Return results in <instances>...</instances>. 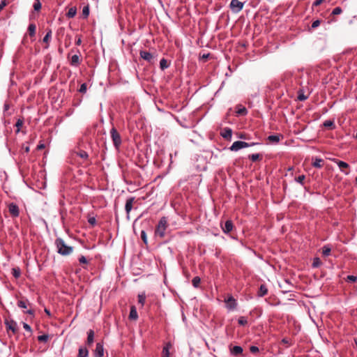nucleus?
Returning a JSON list of instances; mask_svg holds the SVG:
<instances>
[{
    "instance_id": "obj_19",
    "label": "nucleus",
    "mask_w": 357,
    "mask_h": 357,
    "mask_svg": "<svg viewBox=\"0 0 357 357\" xmlns=\"http://www.w3.org/2000/svg\"><path fill=\"white\" fill-rule=\"evenodd\" d=\"M268 294V288L266 284H261L257 291V296L259 297H263Z\"/></svg>"
},
{
    "instance_id": "obj_38",
    "label": "nucleus",
    "mask_w": 357,
    "mask_h": 357,
    "mask_svg": "<svg viewBox=\"0 0 357 357\" xmlns=\"http://www.w3.org/2000/svg\"><path fill=\"white\" fill-rule=\"evenodd\" d=\"M48 340H49V335H46V334L41 335L38 337V340L39 342H47L48 341Z\"/></svg>"
},
{
    "instance_id": "obj_25",
    "label": "nucleus",
    "mask_w": 357,
    "mask_h": 357,
    "mask_svg": "<svg viewBox=\"0 0 357 357\" xmlns=\"http://www.w3.org/2000/svg\"><path fill=\"white\" fill-rule=\"evenodd\" d=\"M52 30L51 29H48L47 31V33L46 35L44 36L43 39V43H45L47 44V45L45 46V48H48L49 47V41L52 37Z\"/></svg>"
},
{
    "instance_id": "obj_17",
    "label": "nucleus",
    "mask_w": 357,
    "mask_h": 357,
    "mask_svg": "<svg viewBox=\"0 0 357 357\" xmlns=\"http://www.w3.org/2000/svg\"><path fill=\"white\" fill-rule=\"evenodd\" d=\"M172 345L171 342H167L163 347L162 357H169V350L172 348Z\"/></svg>"
},
{
    "instance_id": "obj_7",
    "label": "nucleus",
    "mask_w": 357,
    "mask_h": 357,
    "mask_svg": "<svg viewBox=\"0 0 357 357\" xmlns=\"http://www.w3.org/2000/svg\"><path fill=\"white\" fill-rule=\"evenodd\" d=\"M8 211L13 218H17L20 215V209L15 203H10L8 206Z\"/></svg>"
},
{
    "instance_id": "obj_23",
    "label": "nucleus",
    "mask_w": 357,
    "mask_h": 357,
    "mask_svg": "<svg viewBox=\"0 0 357 357\" xmlns=\"http://www.w3.org/2000/svg\"><path fill=\"white\" fill-rule=\"evenodd\" d=\"M236 112L237 115H238V116H245L248 114V110L245 107H243L241 105H238L236 106Z\"/></svg>"
},
{
    "instance_id": "obj_34",
    "label": "nucleus",
    "mask_w": 357,
    "mask_h": 357,
    "mask_svg": "<svg viewBox=\"0 0 357 357\" xmlns=\"http://www.w3.org/2000/svg\"><path fill=\"white\" fill-rule=\"evenodd\" d=\"M12 274L15 278H19L21 275V271L20 268H13L12 269Z\"/></svg>"
},
{
    "instance_id": "obj_28",
    "label": "nucleus",
    "mask_w": 357,
    "mask_h": 357,
    "mask_svg": "<svg viewBox=\"0 0 357 357\" xmlns=\"http://www.w3.org/2000/svg\"><path fill=\"white\" fill-rule=\"evenodd\" d=\"M331 248L330 245H326L322 248V254L324 257H328L331 255Z\"/></svg>"
},
{
    "instance_id": "obj_58",
    "label": "nucleus",
    "mask_w": 357,
    "mask_h": 357,
    "mask_svg": "<svg viewBox=\"0 0 357 357\" xmlns=\"http://www.w3.org/2000/svg\"><path fill=\"white\" fill-rule=\"evenodd\" d=\"M82 43V39H81V37H78V38L77 39V40L75 41V44L77 45H80Z\"/></svg>"
},
{
    "instance_id": "obj_26",
    "label": "nucleus",
    "mask_w": 357,
    "mask_h": 357,
    "mask_svg": "<svg viewBox=\"0 0 357 357\" xmlns=\"http://www.w3.org/2000/svg\"><path fill=\"white\" fill-rule=\"evenodd\" d=\"M324 160L321 158H315L312 162V166L315 168H321L323 167Z\"/></svg>"
},
{
    "instance_id": "obj_12",
    "label": "nucleus",
    "mask_w": 357,
    "mask_h": 357,
    "mask_svg": "<svg viewBox=\"0 0 357 357\" xmlns=\"http://www.w3.org/2000/svg\"><path fill=\"white\" fill-rule=\"evenodd\" d=\"M134 202H135L134 197H129L126 200V205H125V210H126V212L128 215H129L130 212L131 211V210L132 208V205H133Z\"/></svg>"
},
{
    "instance_id": "obj_31",
    "label": "nucleus",
    "mask_w": 357,
    "mask_h": 357,
    "mask_svg": "<svg viewBox=\"0 0 357 357\" xmlns=\"http://www.w3.org/2000/svg\"><path fill=\"white\" fill-rule=\"evenodd\" d=\"M76 154L77 155L84 160H86L89 158L88 153L83 150H79V151L76 152Z\"/></svg>"
},
{
    "instance_id": "obj_61",
    "label": "nucleus",
    "mask_w": 357,
    "mask_h": 357,
    "mask_svg": "<svg viewBox=\"0 0 357 357\" xmlns=\"http://www.w3.org/2000/svg\"><path fill=\"white\" fill-rule=\"evenodd\" d=\"M45 312L47 314H48L49 316H50V310H48L47 309H45Z\"/></svg>"
},
{
    "instance_id": "obj_40",
    "label": "nucleus",
    "mask_w": 357,
    "mask_h": 357,
    "mask_svg": "<svg viewBox=\"0 0 357 357\" xmlns=\"http://www.w3.org/2000/svg\"><path fill=\"white\" fill-rule=\"evenodd\" d=\"M82 15L84 18H87L89 15V6H86L83 8L82 10Z\"/></svg>"
},
{
    "instance_id": "obj_45",
    "label": "nucleus",
    "mask_w": 357,
    "mask_h": 357,
    "mask_svg": "<svg viewBox=\"0 0 357 357\" xmlns=\"http://www.w3.org/2000/svg\"><path fill=\"white\" fill-rule=\"evenodd\" d=\"M346 280L347 282H355L357 281V277L353 275H348Z\"/></svg>"
},
{
    "instance_id": "obj_29",
    "label": "nucleus",
    "mask_w": 357,
    "mask_h": 357,
    "mask_svg": "<svg viewBox=\"0 0 357 357\" xmlns=\"http://www.w3.org/2000/svg\"><path fill=\"white\" fill-rule=\"evenodd\" d=\"M36 26L34 24H30L28 27V32L30 36H34L36 34Z\"/></svg>"
},
{
    "instance_id": "obj_35",
    "label": "nucleus",
    "mask_w": 357,
    "mask_h": 357,
    "mask_svg": "<svg viewBox=\"0 0 357 357\" xmlns=\"http://www.w3.org/2000/svg\"><path fill=\"white\" fill-rule=\"evenodd\" d=\"M305 179V176L304 174L300 175L298 177L294 178L295 181L300 183L301 185H304V181Z\"/></svg>"
},
{
    "instance_id": "obj_6",
    "label": "nucleus",
    "mask_w": 357,
    "mask_h": 357,
    "mask_svg": "<svg viewBox=\"0 0 357 357\" xmlns=\"http://www.w3.org/2000/svg\"><path fill=\"white\" fill-rule=\"evenodd\" d=\"M244 3L239 0H231L229 7L234 13H239L243 8Z\"/></svg>"
},
{
    "instance_id": "obj_32",
    "label": "nucleus",
    "mask_w": 357,
    "mask_h": 357,
    "mask_svg": "<svg viewBox=\"0 0 357 357\" xmlns=\"http://www.w3.org/2000/svg\"><path fill=\"white\" fill-rule=\"evenodd\" d=\"M200 282H201V279L199 276H195L192 280V284L193 287L195 288L199 287Z\"/></svg>"
},
{
    "instance_id": "obj_43",
    "label": "nucleus",
    "mask_w": 357,
    "mask_h": 357,
    "mask_svg": "<svg viewBox=\"0 0 357 357\" xmlns=\"http://www.w3.org/2000/svg\"><path fill=\"white\" fill-rule=\"evenodd\" d=\"M342 13V9L340 7H336L333 10L331 15H337L341 14Z\"/></svg>"
},
{
    "instance_id": "obj_27",
    "label": "nucleus",
    "mask_w": 357,
    "mask_h": 357,
    "mask_svg": "<svg viewBox=\"0 0 357 357\" xmlns=\"http://www.w3.org/2000/svg\"><path fill=\"white\" fill-rule=\"evenodd\" d=\"M77 8L76 7H71L69 8L68 11L66 13V17L68 18H73L76 15Z\"/></svg>"
},
{
    "instance_id": "obj_9",
    "label": "nucleus",
    "mask_w": 357,
    "mask_h": 357,
    "mask_svg": "<svg viewBox=\"0 0 357 357\" xmlns=\"http://www.w3.org/2000/svg\"><path fill=\"white\" fill-rule=\"evenodd\" d=\"M229 352L233 356L238 357L243 354V349L241 346H231L229 345Z\"/></svg>"
},
{
    "instance_id": "obj_59",
    "label": "nucleus",
    "mask_w": 357,
    "mask_h": 357,
    "mask_svg": "<svg viewBox=\"0 0 357 357\" xmlns=\"http://www.w3.org/2000/svg\"><path fill=\"white\" fill-rule=\"evenodd\" d=\"M22 149L24 150V151H25L26 153H29V150H30V149H29V146H24V145H23Z\"/></svg>"
},
{
    "instance_id": "obj_54",
    "label": "nucleus",
    "mask_w": 357,
    "mask_h": 357,
    "mask_svg": "<svg viewBox=\"0 0 357 357\" xmlns=\"http://www.w3.org/2000/svg\"><path fill=\"white\" fill-rule=\"evenodd\" d=\"M23 328L28 332L32 331L31 326L26 323H23Z\"/></svg>"
},
{
    "instance_id": "obj_20",
    "label": "nucleus",
    "mask_w": 357,
    "mask_h": 357,
    "mask_svg": "<svg viewBox=\"0 0 357 357\" xmlns=\"http://www.w3.org/2000/svg\"><path fill=\"white\" fill-rule=\"evenodd\" d=\"M94 335H95V333H94V331L91 329H90L88 332H87V339H86V344L89 346H91L93 341H94Z\"/></svg>"
},
{
    "instance_id": "obj_15",
    "label": "nucleus",
    "mask_w": 357,
    "mask_h": 357,
    "mask_svg": "<svg viewBox=\"0 0 357 357\" xmlns=\"http://www.w3.org/2000/svg\"><path fill=\"white\" fill-rule=\"evenodd\" d=\"M5 324L7 329L11 330L13 333L17 332V323L14 320L6 321Z\"/></svg>"
},
{
    "instance_id": "obj_37",
    "label": "nucleus",
    "mask_w": 357,
    "mask_h": 357,
    "mask_svg": "<svg viewBox=\"0 0 357 357\" xmlns=\"http://www.w3.org/2000/svg\"><path fill=\"white\" fill-rule=\"evenodd\" d=\"M324 126L326 128H332V129L334 128V127H335L334 122L333 121H331V120L325 121L324 122Z\"/></svg>"
},
{
    "instance_id": "obj_16",
    "label": "nucleus",
    "mask_w": 357,
    "mask_h": 357,
    "mask_svg": "<svg viewBox=\"0 0 357 357\" xmlns=\"http://www.w3.org/2000/svg\"><path fill=\"white\" fill-rule=\"evenodd\" d=\"M80 55L75 54L72 56L70 63L72 66L77 67L81 63Z\"/></svg>"
},
{
    "instance_id": "obj_63",
    "label": "nucleus",
    "mask_w": 357,
    "mask_h": 357,
    "mask_svg": "<svg viewBox=\"0 0 357 357\" xmlns=\"http://www.w3.org/2000/svg\"><path fill=\"white\" fill-rule=\"evenodd\" d=\"M5 109H8V106L7 105H5Z\"/></svg>"
},
{
    "instance_id": "obj_62",
    "label": "nucleus",
    "mask_w": 357,
    "mask_h": 357,
    "mask_svg": "<svg viewBox=\"0 0 357 357\" xmlns=\"http://www.w3.org/2000/svg\"><path fill=\"white\" fill-rule=\"evenodd\" d=\"M355 344L357 347V338L354 339Z\"/></svg>"
},
{
    "instance_id": "obj_39",
    "label": "nucleus",
    "mask_w": 357,
    "mask_h": 357,
    "mask_svg": "<svg viewBox=\"0 0 357 357\" xmlns=\"http://www.w3.org/2000/svg\"><path fill=\"white\" fill-rule=\"evenodd\" d=\"M238 323L241 326H245L248 324V319L245 317H240L238 318Z\"/></svg>"
},
{
    "instance_id": "obj_36",
    "label": "nucleus",
    "mask_w": 357,
    "mask_h": 357,
    "mask_svg": "<svg viewBox=\"0 0 357 357\" xmlns=\"http://www.w3.org/2000/svg\"><path fill=\"white\" fill-rule=\"evenodd\" d=\"M160 67L162 70H165L169 67L167 61L165 59L163 58L160 61Z\"/></svg>"
},
{
    "instance_id": "obj_49",
    "label": "nucleus",
    "mask_w": 357,
    "mask_h": 357,
    "mask_svg": "<svg viewBox=\"0 0 357 357\" xmlns=\"http://www.w3.org/2000/svg\"><path fill=\"white\" fill-rule=\"evenodd\" d=\"M325 1H326V0H315L312 3V6L317 7Z\"/></svg>"
},
{
    "instance_id": "obj_8",
    "label": "nucleus",
    "mask_w": 357,
    "mask_h": 357,
    "mask_svg": "<svg viewBox=\"0 0 357 357\" xmlns=\"http://www.w3.org/2000/svg\"><path fill=\"white\" fill-rule=\"evenodd\" d=\"M93 357H103L104 356V347L102 342H98L96 345V349L93 352Z\"/></svg>"
},
{
    "instance_id": "obj_14",
    "label": "nucleus",
    "mask_w": 357,
    "mask_h": 357,
    "mask_svg": "<svg viewBox=\"0 0 357 357\" xmlns=\"http://www.w3.org/2000/svg\"><path fill=\"white\" fill-rule=\"evenodd\" d=\"M220 135L224 139L230 140L232 136V130L230 128H225L222 130Z\"/></svg>"
},
{
    "instance_id": "obj_42",
    "label": "nucleus",
    "mask_w": 357,
    "mask_h": 357,
    "mask_svg": "<svg viewBox=\"0 0 357 357\" xmlns=\"http://www.w3.org/2000/svg\"><path fill=\"white\" fill-rule=\"evenodd\" d=\"M140 236H141V238H142V240L143 241V242H144L146 245H147V243H148L147 236H146V231H145L144 230H142V231H141V234H140Z\"/></svg>"
},
{
    "instance_id": "obj_24",
    "label": "nucleus",
    "mask_w": 357,
    "mask_h": 357,
    "mask_svg": "<svg viewBox=\"0 0 357 357\" xmlns=\"http://www.w3.org/2000/svg\"><path fill=\"white\" fill-rule=\"evenodd\" d=\"M138 318V314L137 312V309L135 306L132 305L130 307V311L129 314V319L132 320H136Z\"/></svg>"
},
{
    "instance_id": "obj_56",
    "label": "nucleus",
    "mask_w": 357,
    "mask_h": 357,
    "mask_svg": "<svg viewBox=\"0 0 357 357\" xmlns=\"http://www.w3.org/2000/svg\"><path fill=\"white\" fill-rule=\"evenodd\" d=\"M24 313L28 314L31 316H34V310L31 308L28 309Z\"/></svg>"
},
{
    "instance_id": "obj_21",
    "label": "nucleus",
    "mask_w": 357,
    "mask_h": 357,
    "mask_svg": "<svg viewBox=\"0 0 357 357\" xmlns=\"http://www.w3.org/2000/svg\"><path fill=\"white\" fill-rule=\"evenodd\" d=\"M139 55L141 58L149 62H151L153 59V55L150 52L146 51H140Z\"/></svg>"
},
{
    "instance_id": "obj_22",
    "label": "nucleus",
    "mask_w": 357,
    "mask_h": 357,
    "mask_svg": "<svg viewBox=\"0 0 357 357\" xmlns=\"http://www.w3.org/2000/svg\"><path fill=\"white\" fill-rule=\"evenodd\" d=\"M77 357H89L88 349L84 347H80L78 349V354Z\"/></svg>"
},
{
    "instance_id": "obj_53",
    "label": "nucleus",
    "mask_w": 357,
    "mask_h": 357,
    "mask_svg": "<svg viewBox=\"0 0 357 357\" xmlns=\"http://www.w3.org/2000/svg\"><path fill=\"white\" fill-rule=\"evenodd\" d=\"M79 262L80 264H87L88 263V261L87 259H86V257L84 256H81L79 258Z\"/></svg>"
},
{
    "instance_id": "obj_33",
    "label": "nucleus",
    "mask_w": 357,
    "mask_h": 357,
    "mask_svg": "<svg viewBox=\"0 0 357 357\" xmlns=\"http://www.w3.org/2000/svg\"><path fill=\"white\" fill-rule=\"evenodd\" d=\"M248 158L252 162H256L257 160L261 159V155H260L259 153L251 154V155H249Z\"/></svg>"
},
{
    "instance_id": "obj_51",
    "label": "nucleus",
    "mask_w": 357,
    "mask_h": 357,
    "mask_svg": "<svg viewBox=\"0 0 357 357\" xmlns=\"http://www.w3.org/2000/svg\"><path fill=\"white\" fill-rule=\"evenodd\" d=\"M88 222L90 225L94 226L96 224V220L94 217H91L88 219Z\"/></svg>"
},
{
    "instance_id": "obj_13",
    "label": "nucleus",
    "mask_w": 357,
    "mask_h": 357,
    "mask_svg": "<svg viewBox=\"0 0 357 357\" xmlns=\"http://www.w3.org/2000/svg\"><path fill=\"white\" fill-rule=\"evenodd\" d=\"M234 225L231 220H228L225 222L224 226L222 227V231L225 234H229L232 231Z\"/></svg>"
},
{
    "instance_id": "obj_52",
    "label": "nucleus",
    "mask_w": 357,
    "mask_h": 357,
    "mask_svg": "<svg viewBox=\"0 0 357 357\" xmlns=\"http://www.w3.org/2000/svg\"><path fill=\"white\" fill-rule=\"evenodd\" d=\"M307 98V96H305L303 93H299L298 96V99L301 101L305 100Z\"/></svg>"
},
{
    "instance_id": "obj_48",
    "label": "nucleus",
    "mask_w": 357,
    "mask_h": 357,
    "mask_svg": "<svg viewBox=\"0 0 357 357\" xmlns=\"http://www.w3.org/2000/svg\"><path fill=\"white\" fill-rule=\"evenodd\" d=\"M321 20H315V21H314L312 22L311 27L312 29H315V28L318 27L321 24Z\"/></svg>"
},
{
    "instance_id": "obj_3",
    "label": "nucleus",
    "mask_w": 357,
    "mask_h": 357,
    "mask_svg": "<svg viewBox=\"0 0 357 357\" xmlns=\"http://www.w3.org/2000/svg\"><path fill=\"white\" fill-rule=\"evenodd\" d=\"M257 144H259V143H257V142L248 143V142H242V141H236L232 144V145L230 146L229 149L231 151H238L243 148H247V147L255 146Z\"/></svg>"
},
{
    "instance_id": "obj_64",
    "label": "nucleus",
    "mask_w": 357,
    "mask_h": 357,
    "mask_svg": "<svg viewBox=\"0 0 357 357\" xmlns=\"http://www.w3.org/2000/svg\"><path fill=\"white\" fill-rule=\"evenodd\" d=\"M356 183H357V177L356 178Z\"/></svg>"
},
{
    "instance_id": "obj_50",
    "label": "nucleus",
    "mask_w": 357,
    "mask_h": 357,
    "mask_svg": "<svg viewBox=\"0 0 357 357\" xmlns=\"http://www.w3.org/2000/svg\"><path fill=\"white\" fill-rule=\"evenodd\" d=\"M250 351L251 353L252 354H255V353H257L259 352V348L257 347V346H251L250 347Z\"/></svg>"
},
{
    "instance_id": "obj_46",
    "label": "nucleus",
    "mask_w": 357,
    "mask_h": 357,
    "mask_svg": "<svg viewBox=\"0 0 357 357\" xmlns=\"http://www.w3.org/2000/svg\"><path fill=\"white\" fill-rule=\"evenodd\" d=\"M320 264H321V261H320L319 258H318V257L314 258L313 263H312V266L314 268H317L320 266Z\"/></svg>"
},
{
    "instance_id": "obj_2",
    "label": "nucleus",
    "mask_w": 357,
    "mask_h": 357,
    "mask_svg": "<svg viewBox=\"0 0 357 357\" xmlns=\"http://www.w3.org/2000/svg\"><path fill=\"white\" fill-rule=\"evenodd\" d=\"M168 227V220L166 217H162L155 229V236L162 238L165 236V231Z\"/></svg>"
},
{
    "instance_id": "obj_60",
    "label": "nucleus",
    "mask_w": 357,
    "mask_h": 357,
    "mask_svg": "<svg viewBox=\"0 0 357 357\" xmlns=\"http://www.w3.org/2000/svg\"><path fill=\"white\" fill-rule=\"evenodd\" d=\"M238 137L241 138V139H248V137H246L245 134H241Z\"/></svg>"
},
{
    "instance_id": "obj_5",
    "label": "nucleus",
    "mask_w": 357,
    "mask_h": 357,
    "mask_svg": "<svg viewBox=\"0 0 357 357\" xmlns=\"http://www.w3.org/2000/svg\"><path fill=\"white\" fill-rule=\"evenodd\" d=\"M110 135L114 146L116 149H119L122 142L119 133L115 128H112L110 130Z\"/></svg>"
},
{
    "instance_id": "obj_47",
    "label": "nucleus",
    "mask_w": 357,
    "mask_h": 357,
    "mask_svg": "<svg viewBox=\"0 0 357 357\" xmlns=\"http://www.w3.org/2000/svg\"><path fill=\"white\" fill-rule=\"evenodd\" d=\"M87 86L86 83H83L81 84L79 91L82 93H85L86 92Z\"/></svg>"
},
{
    "instance_id": "obj_44",
    "label": "nucleus",
    "mask_w": 357,
    "mask_h": 357,
    "mask_svg": "<svg viewBox=\"0 0 357 357\" xmlns=\"http://www.w3.org/2000/svg\"><path fill=\"white\" fill-rule=\"evenodd\" d=\"M33 8L36 11H38L41 8V3L39 0H36L33 4Z\"/></svg>"
},
{
    "instance_id": "obj_30",
    "label": "nucleus",
    "mask_w": 357,
    "mask_h": 357,
    "mask_svg": "<svg viewBox=\"0 0 357 357\" xmlns=\"http://www.w3.org/2000/svg\"><path fill=\"white\" fill-rule=\"evenodd\" d=\"M146 301V294L145 293H142L138 295V303L141 304L142 306L144 305Z\"/></svg>"
},
{
    "instance_id": "obj_18",
    "label": "nucleus",
    "mask_w": 357,
    "mask_h": 357,
    "mask_svg": "<svg viewBox=\"0 0 357 357\" xmlns=\"http://www.w3.org/2000/svg\"><path fill=\"white\" fill-rule=\"evenodd\" d=\"M282 138L283 137L282 135H269L267 137V140L269 141L271 143L278 144Z\"/></svg>"
},
{
    "instance_id": "obj_4",
    "label": "nucleus",
    "mask_w": 357,
    "mask_h": 357,
    "mask_svg": "<svg viewBox=\"0 0 357 357\" xmlns=\"http://www.w3.org/2000/svg\"><path fill=\"white\" fill-rule=\"evenodd\" d=\"M331 161L336 163L340 168V171L345 175H349L350 173V166L349 165L344 161L339 160L337 158H331Z\"/></svg>"
},
{
    "instance_id": "obj_57",
    "label": "nucleus",
    "mask_w": 357,
    "mask_h": 357,
    "mask_svg": "<svg viewBox=\"0 0 357 357\" xmlns=\"http://www.w3.org/2000/svg\"><path fill=\"white\" fill-rule=\"evenodd\" d=\"M6 6V1L2 0L0 3V11Z\"/></svg>"
},
{
    "instance_id": "obj_41",
    "label": "nucleus",
    "mask_w": 357,
    "mask_h": 357,
    "mask_svg": "<svg viewBox=\"0 0 357 357\" xmlns=\"http://www.w3.org/2000/svg\"><path fill=\"white\" fill-rule=\"evenodd\" d=\"M23 123H24V121H23V120H22V119H19L17 121V122H16V123H15V126H16V128H17V130H16V132H17V133L20 132V128H21V127H22V125H23Z\"/></svg>"
},
{
    "instance_id": "obj_11",
    "label": "nucleus",
    "mask_w": 357,
    "mask_h": 357,
    "mask_svg": "<svg viewBox=\"0 0 357 357\" xmlns=\"http://www.w3.org/2000/svg\"><path fill=\"white\" fill-rule=\"evenodd\" d=\"M17 305L22 309H26L28 307H31V304L28 299L22 298L17 301Z\"/></svg>"
},
{
    "instance_id": "obj_10",
    "label": "nucleus",
    "mask_w": 357,
    "mask_h": 357,
    "mask_svg": "<svg viewBox=\"0 0 357 357\" xmlns=\"http://www.w3.org/2000/svg\"><path fill=\"white\" fill-rule=\"evenodd\" d=\"M225 302L229 310H234L237 306V302L233 296H229Z\"/></svg>"
},
{
    "instance_id": "obj_55",
    "label": "nucleus",
    "mask_w": 357,
    "mask_h": 357,
    "mask_svg": "<svg viewBox=\"0 0 357 357\" xmlns=\"http://www.w3.org/2000/svg\"><path fill=\"white\" fill-rule=\"evenodd\" d=\"M45 147V145L44 143H43L42 142H40V143L38 144L37 147H36V149L38 151H40V150H42V149H44Z\"/></svg>"
},
{
    "instance_id": "obj_1",
    "label": "nucleus",
    "mask_w": 357,
    "mask_h": 357,
    "mask_svg": "<svg viewBox=\"0 0 357 357\" xmlns=\"http://www.w3.org/2000/svg\"><path fill=\"white\" fill-rule=\"evenodd\" d=\"M54 244L56 247L57 252L61 255H69L73 251V247L66 245L61 238H56Z\"/></svg>"
}]
</instances>
